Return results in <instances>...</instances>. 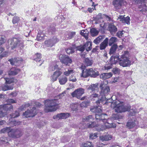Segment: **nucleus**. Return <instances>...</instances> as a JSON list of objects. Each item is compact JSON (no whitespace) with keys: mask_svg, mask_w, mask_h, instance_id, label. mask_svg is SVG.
I'll return each mask as SVG.
<instances>
[{"mask_svg":"<svg viewBox=\"0 0 147 147\" xmlns=\"http://www.w3.org/2000/svg\"><path fill=\"white\" fill-rule=\"evenodd\" d=\"M54 74L55 75L56 77L58 78L62 74V72L59 70H57L54 72Z\"/></svg>","mask_w":147,"mask_h":147,"instance_id":"51","label":"nucleus"},{"mask_svg":"<svg viewBox=\"0 0 147 147\" xmlns=\"http://www.w3.org/2000/svg\"><path fill=\"white\" fill-rule=\"evenodd\" d=\"M112 117L113 118L114 120H119L121 119L122 118V117L121 116L119 115L118 114H116L113 116Z\"/></svg>","mask_w":147,"mask_h":147,"instance_id":"50","label":"nucleus"},{"mask_svg":"<svg viewBox=\"0 0 147 147\" xmlns=\"http://www.w3.org/2000/svg\"><path fill=\"white\" fill-rule=\"evenodd\" d=\"M135 120H129L127 123V126L129 128H133L135 125Z\"/></svg>","mask_w":147,"mask_h":147,"instance_id":"28","label":"nucleus"},{"mask_svg":"<svg viewBox=\"0 0 147 147\" xmlns=\"http://www.w3.org/2000/svg\"><path fill=\"white\" fill-rule=\"evenodd\" d=\"M69 80L70 81H71L73 82H75L77 80L75 77L71 76L70 77Z\"/></svg>","mask_w":147,"mask_h":147,"instance_id":"57","label":"nucleus"},{"mask_svg":"<svg viewBox=\"0 0 147 147\" xmlns=\"http://www.w3.org/2000/svg\"><path fill=\"white\" fill-rule=\"evenodd\" d=\"M89 32L87 30H82L81 31L80 34L84 37L85 39L87 40L88 38V34Z\"/></svg>","mask_w":147,"mask_h":147,"instance_id":"37","label":"nucleus"},{"mask_svg":"<svg viewBox=\"0 0 147 147\" xmlns=\"http://www.w3.org/2000/svg\"><path fill=\"white\" fill-rule=\"evenodd\" d=\"M8 42L10 43V47L12 49L15 48L22 49L24 47V41L21 38L13 37L9 40Z\"/></svg>","mask_w":147,"mask_h":147,"instance_id":"2","label":"nucleus"},{"mask_svg":"<svg viewBox=\"0 0 147 147\" xmlns=\"http://www.w3.org/2000/svg\"><path fill=\"white\" fill-rule=\"evenodd\" d=\"M5 42V39L4 37L2 36H0V45L3 44Z\"/></svg>","mask_w":147,"mask_h":147,"instance_id":"56","label":"nucleus"},{"mask_svg":"<svg viewBox=\"0 0 147 147\" xmlns=\"http://www.w3.org/2000/svg\"><path fill=\"white\" fill-rule=\"evenodd\" d=\"M90 32L91 36H97L99 32L95 28H92L90 29Z\"/></svg>","mask_w":147,"mask_h":147,"instance_id":"36","label":"nucleus"},{"mask_svg":"<svg viewBox=\"0 0 147 147\" xmlns=\"http://www.w3.org/2000/svg\"><path fill=\"white\" fill-rule=\"evenodd\" d=\"M111 46L110 50L109 53L110 55L114 54L115 53L117 49V44H113Z\"/></svg>","mask_w":147,"mask_h":147,"instance_id":"30","label":"nucleus"},{"mask_svg":"<svg viewBox=\"0 0 147 147\" xmlns=\"http://www.w3.org/2000/svg\"><path fill=\"white\" fill-rule=\"evenodd\" d=\"M74 49L73 47H70L66 50L67 53L68 54H72L74 52Z\"/></svg>","mask_w":147,"mask_h":147,"instance_id":"44","label":"nucleus"},{"mask_svg":"<svg viewBox=\"0 0 147 147\" xmlns=\"http://www.w3.org/2000/svg\"><path fill=\"white\" fill-rule=\"evenodd\" d=\"M84 63L87 66L91 65L93 63L92 60L88 58H86L84 59Z\"/></svg>","mask_w":147,"mask_h":147,"instance_id":"41","label":"nucleus"},{"mask_svg":"<svg viewBox=\"0 0 147 147\" xmlns=\"http://www.w3.org/2000/svg\"><path fill=\"white\" fill-rule=\"evenodd\" d=\"M89 104L88 101H84L82 102L80 104V106L82 107H87Z\"/></svg>","mask_w":147,"mask_h":147,"instance_id":"49","label":"nucleus"},{"mask_svg":"<svg viewBox=\"0 0 147 147\" xmlns=\"http://www.w3.org/2000/svg\"><path fill=\"white\" fill-rule=\"evenodd\" d=\"M58 67V65H56L54 66H50L49 68V69L50 71H53L55 70V69H57Z\"/></svg>","mask_w":147,"mask_h":147,"instance_id":"54","label":"nucleus"},{"mask_svg":"<svg viewBox=\"0 0 147 147\" xmlns=\"http://www.w3.org/2000/svg\"><path fill=\"white\" fill-rule=\"evenodd\" d=\"M77 105L76 104H73L71 107V109L73 111H76L77 110Z\"/></svg>","mask_w":147,"mask_h":147,"instance_id":"60","label":"nucleus"},{"mask_svg":"<svg viewBox=\"0 0 147 147\" xmlns=\"http://www.w3.org/2000/svg\"><path fill=\"white\" fill-rule=\"evenodd\" d=\"M119 19H120V21L121 22L123 23H125L127 24H130V18L128 16L126 17H124L123 16H119Z\"/></svg>","mask_w":147,"mask_h":147,"instance_id":"24","label":"nucleus"},{"mask_svg":"<svg viewBox=\"0 0 147 147\" xmlns=\"http://www.w3.org/2000/svg\"><path fill=\"white\" fill-rule=\"evenodd\" d=\"M69 115V114L68 113H61L53 116V118L54 119H65L68 117Z\"/></svg>","mask_w":147,"mask_h":147,"instance_id":"19","label":"nucleus"},{"mask_svg":"<svg viewBox=\"0 0 147 147\" xmlns=\"http://www.w3.org/2000/svg\"><path fill=\"white\" fill-rule=\"evenodd\" d=\"M140 8H142V9L140 10V11H142L143 13H144V11H147V7L144 3L142 4V5H140Z\"/></svg>","mask_w":147,"mask_h":147,"instance_id":"42","label":"nucleus"},{"mask_svg":"<svg viewBox=\"0 0 147 147\" xmlns=\"http://www.w3.org/2000/svg\"><path fill=\"white\" fill-rule=\"evenodd\" d=\"M7 143V138L6 137L1 138L0 140V144H5Z\"/></svg>","mask_w":147,"mask_h":147,"instance_id":"46","label":"nucleus"},{"mask_svg":"<svg viewBox=\"0 0 147 147\" xmlns=\"http://www.w3.org/2000/svg\"><path fill=\"white\" fill-rule=\"evenodd\" d=\"M30 106V104L29 103H26L24 105H22L21 106V108L22 109H24V108L27 107H29Z\"/></svg>","mask_w":147,"mask_h":147,"instance_id":"61","label":"nucleus"},{"mask_svg":"<svg viewBox=\"0 0 147 147\" xmlns=\"http://www.w3.org/2000/svg\"><path fill=\"white\" fill-rule=\"evenodd\" d=\"M7 102L9 103V104H5L0 105V110H4L6 111H11L13 109V106L10 104L16 102V101L13 99H8Z\"/></svg>","mask_w":147,"mask_h":147,"instance_id":"9","label":"nucleus"},{"mask_svg":"<svg viewBox=\"0 0 147 147\" xmlns=\"http://www.w3.org/2000/svg\"><path fill=\"white\" fill-rule=\"evenodd\" d=\"M23 130L21 129H12L9 133V137L14 138H18L23 134Z\"/></svg>","mask_w":147,"mask_h":147,"instance_id":"11","label":"nucleus"},{"mask_svg":"<svg viewBox=\"0 0 147 147\" xmlns=\"http://www.w3.org/2000/svg\"><path fill=\"white\" fill-rule=\"evenodd\" d=\"M108 29L112 35L115 34L117 30L116 26L113 23H111L109 25Z\"/></svg>","mask_w":147,"mask_h":147,"instance_id":"21","label":"nucleus"},{"mask_svg":"<svg viewBox=\"0 0 147 147\" xmlns=\"http://www.w3.org/2000/svg\"><path fill=\"white\" fill-rule=\"evenodd\" d=\"M97 137V133H91L90 134L89 136L90 139L93 140L95 139Z\"/></svg>","mask_w":147,"mask_h":147,"instance_id":"48","label":"nucleus"},{"mask_svg":"<svg viewBox=\"0 0 147 147\" xmlns=\"http://www.w3.org/2000/svg\"><path fill=\"white\" fill-rule=\"evenodd\" d=\"M1 89L3 91H5L8 90L13 89V86L6 85H3L1 86Z\"/></svg>","mask_w":147,"mask_h":147,"instance_id":"34","label":"nucleus"},{"mask_svg":"<svg viewBox=\"0 0 147 147\" xmlns=\"http://www.w3.org/2000/svg\"><path fill=\"white\" fill-rule=\"evenodd\" d=\"M93 119L94 117L92 115H89L83 118V122L86 123L85 125L84 126L85 128H95L96 123L95 122H92Z\"/></svg>","mask_w":147,"mask_h":147,"instance_id":"8","label":"nucleus"},{"mask_svg":"<svg viewBox=\"0 0 147 147\" xmlns=\"http://www.w3.org/2000/svg\"><path fill=\"white\" fill-rule=\"evenodd\" d=\"M59 59L63 64L67 65L68 63H71L72 62L71 59L69 57L64 55H60L59 56Z\"/></svg>","mask_w":147,"mask_h":147,"instance_id":"13","label":"nucleus"},{"mask_svg":"<svg viewBox=\"0 0 147 147\" xmlns=\"http://www.w3.org/2000/svg\"><path fill=\"white\" fill-rule=\"evenodd\" d=\"M109 39L106 38L101 43L100 45V49L103 50L105 49L108 46V43Z\"/></svg>","mask_w":147,"mask_h":147,"instance_id":"26","label":"nucleus"},{"mask_svg":"<svg viewBox=\"0 0 147 147\" xmlns=\"http://www.w3.org/2000/svg\"><path fill=\"white\" fill-rule=\"evenodd\" d=\"M113 58L114 60L117 59V60L119 61L120 65L123 67H127L131 65V61L127 57L126 55H121L120 58H119V56L118 55L113 56Z\"/></svg>","mask_w":147,"mask_h":147,"instance_id":"6","label":"nucleus"},{"mask_svg":"<svg viewBox=\"0 0 147 147\" xmlns=\"http://www.w3.org/2000/svg\"><path fill=\"white\" fill-rule=\"evenodd\" d=\"M104 38V36H100L97 37L94 40V42L96 44H98L101 42Z\"/></svg>","mask_w":147,"mask_h":147,"instance_id":"33","label":"nucleus"},{"mask_svg":"<svg viewBox=\"0 0 147 147\" xmlns=\"http://www.w3.org/2000/svg\"><path fill=\"white\" fill-rule=\"evenodd\" d=\"M7 53L6 52H3L2 54L0 55V59H2L3 57H5L7 56Z\"/></svg>","mask_w":147,"mask_h":147,"instance_id":"59","label":"nucleus"},{"mask_svg":"<svg viewBox=\"0 0 147 147\" xmlns=\"http://www.w3.org/2000/svg\"><path fill=\"white\" fill-rule=\"evenodd\" d=\"M84 67L82 65L81 68L82 69V73L80 76L84 78H86L90 76L89 69H84Z\"/></svg>","mask_w":147,"mask_h":147,"instance_id":"18","label":"nucleus"},{"mask_svg":"<svg viewBox=\"0 0 147 147\" xmlns=\"http://www.w3.org/2000/svg\"><path fill=\"white\" fill-rule=\"evenodd\" d=\"M100 87L101 90L100 94L102 96L101 98H99L96 102L98 105L100 103H103L104 101L107 100V99L108 100V99L105 96L109 94L110 92L109 87L104 82L101 83Z\"/></svg>","mask_w":147,"mask_h":147,"instance_id":"1","label":"nucleus"},{"mask_svg":"<svg viewBox=\"0 0 147 147\" xmlns=\"http://www.w3.org/2000/svg\"><path fill=\"white\" fill-rule=\"evenodd\" d=\"M45 110L46 112L55 111L57 108L58 102L56 100H47L45 101Z\"/></svg>","mask_w":147,"mask_h":147,"instance_id":"3","label":"nucleus"},{"mask_svg":"<svg viewBox=\"0 0 147 147\" xmlns=\"http://www.w3.org/2000/svg\"><path fill=\"white\" fill-rule=\"evenodd\" d=\"M98 88V84H93L89 86L87 88L88 90H91L92 91H93L97 89Z\"/></svg>","mask_w":147,"mask_h":147,"instance_id":"32","label":"nucleus"},{"mask_svg":"<svg viewBox=\"0 0 147 147\" xmlns=\"http://www.w3.org/2000/svg\"><path fill=\"white\" fill-rule=\"evenodd\" d=\"M41 54L40 53H36L34 56V60H35L36 61H37L38 60L41 59Z\"/></svg>","mask_w":147,"mask_h":147,"instance_id":"47","label":"nucleus"},{"mask_svg":"<svg viewBox=\"0 0 147 147\" xmlns=\"http://www.w3.org/2000/svg\"><path fill=\"white\" fill-rule=\"evenodd\" d=\"M124 2V0H114L112 3L115 9H118L121 7Z\"/></svg>","mask_w":147,"mask_h":147,"instance_id":"17","label":"nucleus"},{"mask_svg":"<svg viewBox=\"0 0 147 147\" xmlns=\"http://www.w3.org/2000/svg\"><path fill=\"white\" fill-rule=\"evenodd\" d=\"M118 40L117 38L115 37H112L110 38L109 40V46H111L113 44H115V43Z\"/></svg>","mask_w":147,"mask_h":147,"instance_id":"31","label":"nucleus"},{"mask_svg":"<svg viewBox=\"0 0 147 147\" xmlns=\"http://www.w3.org/2000/svg\"><path fill=\"white\" fill-rule=\"evenodd\" d=\"M90 76L91 77L96 78L99 75V74L97 69L90 68Z\"/></svg>","mask_w":147,"mask_h":147,"instance_id":"20","label":"nucleus"},{"mask_svg":"<svg viewBox=\"0 0 147 147\" xmlns=\"http://www.w3.org/2000/svg\"><path fill=\"white\" fill-rule=\"evenodd\" d=\"M45 35L40 33H38L36 37V39L38 41H41L44 39Z\"/></svg>","mask_w":147,"mask_h":147,"instance_id":"40","label":"nucleus"},{"mask_svg":"<svg viewBox=\"0 0 147 147\" xmlns=\"http://www.w3.org/2000/svg\"><path fill=\"white\" fill-rule=\"evenodd\" d=\"M57 18V21H58L60 23H61L65 20L64 17L63 16H59Z\"/></svg>","mask_w":147,"mask_h":147,"instance_id":"53","label":"nucleus"},{"mask_svg":"<svg viewBox=\"0 0 147 147\" xmlns=\"http://www.w3.org/2000/svg\"><path fill=\"white\" fill-rule=\"evenodd\" d=\"M92 112L95 113V118L97 120L102 121L104 122V120H106V117L107 115L106 114H102V110L101 107L96 106L90 109Z\"/></svg>","mask_w":147,"mask_h":147,"instance_id":"4","label":"nucleus"},{"mask_svg":"<svg viewBox=\"0 0 147 147\" xmlns=\"http://www.w3.org/2000/svg\"><path fill=\"white\" fill-rule=\"evenodd\" d=\"M8 61L10 62V64L12 65H18L21 61L20 59L18 58H11L9 59Z\"/></svg>","mask_w":147,"mask_h":147,"instance_id":"22","label":"nucleus"},{"mask_svg":"<svg viewBox=\"0 0 147 147\" xmlns=\"http://www.w3.org/2000/svg\"><path fill=\"white\" fill-rule=\"evenodd\" d=\"M92 44L91 42H87L83 45H80L76 47L77 50L80 51L81 53L83 52L86 49L87 51H90L92 49Z\"/></svg>","mask_w":147,"mask_h":147,"instance_id":"10","label":"nucleus"},{"mask_svg":"<svg viewBox=\"0 0 147 147\" xmlns=\"http://www.w3.org/2000/svg\"><path fill=\"white\" fill-rule=\"evenodd\" d=\"M57 78L56 77V76L54 75V74L51 77V80L53 82H54L56 81L57 80Z\"/></svg>","mask_w":147,"mask_h":147,"instance_id":"58","label":"nucleus"},{"mask_svg":"<svg viewBox=\"0 0 147 147\" xmlns=\"http://www.w3.org/2000/svg\"><path fill=\"white\" fill-rule=\"evenodd\" d=\"M19 20L20 19L19 17H15L13 19L12 22L13 24H15L18 22Z\"/></svg>","mask_w":147,"mask_h":147,"instance_id":"52","label":"nucleus"},{"mask_svg":"<svg viewBox=\"0 0 147 147\" xmlns=\"http://www.w3.org/2000/svg\"><path fill=\"white\" fill-rule=\"evenodd\" d=\"M74 71L71 69H68L67 71H66L64 72V74L66 76H68L69 74L73 73Z\"/></svg>","mask_w":147,"mask_h":147,"instance_id":"45","label":"nucleus"},{"mask_svg":"<svg viewBox=\"0 0 147 147\" xmlns=\"http://www.w3.org/2000/svg\"><path fill=\"white\" fill-rule=\"evenodd\" d=\"M67 78L65 77H63L59 78V82L60 84L61 85L65 84L67 82Z\"/></svg>","mask_w":147,"mask_h":147,"instance_id":"38","label":"nucleus"},{"mask_svg":"<svg viewBox=\"0 0 147 147\" xmlns=\"http://www.w3.org/2000/svg\"><path fill=\"white\" fill-rule=\"evenodd\" d=\"M11 129L10 127H6L1 129V132L3 133L7 132L9 136V133L11 132Z\"/></svg>","mask_w":147,"mask_h":147,"instance_id":"35","label":"nucleus"},{"mask_svg":"<svg viewBox=\"0 0 147 147\" xmlns=\"http://www.w3.org/2000/svg\"><path fill=\"white\" fill-rule=\"evenodd\" d=\"M101 121L104 122L105 124V126L103 125L96 124L95 129L98 131H100L105 130L106 128L109 129L112 128H114L116 127L115 124L112 123H109V120H107V118L106 120H104V122L102 121Z\"/></svg>","mask_w":147,"mask_h":147,"instance_id":"7","label":"nucleus"},{"mask_svg":"<svg viewBox=\"0 0 147 147\" xmlns=\"http://www.w3.org/2000/svg\"><path fill=\"white\" fill-rule=\"evenodd\" d=\"M76 35V32H69L67 33L66 35V37L68 39H71Z\"/></svg>","mask_w":147,"mask_h":147,"instance_id":"39","label":"nucleus"},{"mask_svg":"<svg viewBox=\"0 0 147 147\" xmlns=\"http://www.w3.org/2000/svg\"><path fill=\"white\" fill-rule=\"evenodd\" d=\"M35 107H33L32 109L28 110L23 113V115L26 117H33L36 114V110Z\"/></svg>","mask_w":147,"mask_h":147,"instance_id":"14","label":"nucleus"},{"mask_svg":"<svg viewBox=\"0 0 147 147\" xmlns=\"http://www.w3.org/2000/svg\"><path fill=\"white\" fill-rule=\"evenodd\" d=\"M130 108V107L125 106V104L123 102L119 101L116 102L115 105L114 107L115 112L117 113L125 112Z\"/></svg>","mask_w":147,"mask_h":147,"instance_id":"5","label":"nucleus"},{"mask_svg":"<svg viewBox=\"0 0 147 147\" xmlns=\"http://www.w3.org/2000/svg\"><path fill=\"white\" fill-rule=\"evenodd\" d=\"M113 72L115 74H119V73L120 70L118 68H114L112 70Z\"/></svg>","mask_w":147,"mask_h":147,"instance_id":"55","label":"nucleus"},{"mask_svg":"<svg viewBox=\"0 0 147 147\" xmlns=\"http://www.w3.org/2000/svg\"><path fill=\"white\" fill-rule=\"evenodd\" d=\"M84 89L80 88L75 90L71 93V95L73 97H75L78 98L84 93Z\"/></svg>","mask_w":147,"mask_h":147,"instance_id":"15","label":"nucleus"},{"mask_svg":"<svg viewBox=\"0 0 147 147\" xmlns=\"http://www.w3.org/2000/svg\"><path fill=\"white\" fill-rule=\"evenodd\" d=\"M59 40V39L57 37L54 36L49 39L45 40V44L47 47H52L58 42Z\"/></svg>","mask_w":147,"mask_h":147,"instance_id":"12","label":"nucleus"},{"mask_svg":"<svg viewBox=\"0 0 147 147\" xmlns=\"http://www.w3.org/2000/svg\"><path fill=\"white\" fill-rule=\"evenodd\" d=\"M83 147H93L92 143L89 142H87L82 144Z\"/></svg>","mask_w":147,"mask_h":147,"instance_id":"43","label":"nucleus"},{"mask_svg":"<svg viewBox=\"0 0 147 147\" xmlns=\"http://www.w3.org/2000/svg\"><path fill=\"white\" fill-rule=\"evenodd\" d=\"M7 115V113L6 112H3L1 111H0V118H2L5 117Z\"/></svg>","mask_w":147,"mask_h":147,"instance_id":"62","label":"nucleus"},{"mask_svg":"<svg viewBox=\"0 0 147 147\" xmlns=\"http://www.w3.org/2000/svg\"><path fill=\"white\" fill-rule=\"evenodd\" d=\"M112 136L109 134L101 136L100 137V140L102 141H108L111 139Z\"/></svg>","mask_w":147,"mask_h":147,"instance_id":"27","label":"nucleus"},{"mask_svg":"<svg viewBox=\"0 0 147 147\" xmlns=\"http://www.w3.org/2000/svg\"><path fill=\"white\" fill-rule=\"evenodd\" d=\"M11 118L9 119L10 121V125H11L16 126L17 125H19L20 123L19 122H17L15 121H12L11 118H15L19 117L20 116V113L19 111H16L15 113H13L11 115Z\"/></svg>","mask_w":147,"mask_h":147,"instance_id":"16","label":"nucleus"},{"mask_svg":"<svg viewBox=\"0 0 147 147\" xmlns=\"http://www.w3.org/2000/svg\"><path fill=\"white\" fill-rule=\"evenodd\" d=\"M20 71L19 69L13 67L11 68L8 72V74L10 76H14L17 75Z\"/></svg>","mask_w":147,"mask_h":147,"instance_id":"23","label":"nucleus"},{"mask_svg":"<svg viewBox=\"0 0 147 147\" xmlns=\"http://www.w3.org/2000/svg\"><path fill=\"white\" fill-rule=\"evenodd\" d=\"M43 61H44L43 60H41L40 59L38 60L37 61L38 62L37 65H38L39 66H40L43 63Z\"/></svg>","mask_w":147,"mask_h":147,"instance_id":"64","label":"nucleus"},{"mask_svg":"<svg viewBox=\"0 0 147 147\" xmlns=\"http://www.w3.org/2000/svg\"><path fill=\"white\" fill-rule=\"evenodd\" d=\"M4 79L5 81L6 84H10L13 82L16 83L17 81V80L14 78H5Z\"/></svg>","mask_w":147,"mask_h":147,"instance_id":"29","label":"nucleus"},{"mask_svg":"<svg viewBox=\"0 0 147 147\" xmlns=\"http://www.w3.org/2000/svg\"><path fill=\"white\" fill-rule=\"evenodd\" d=\"M113 75V74L111 72L108 73H104L101 74L100 77V78L103 80H106L111 77Z\"/></svg>","mask_w":147,"mask_h":147,"instance_id":"25","label":"nucleus"},{"mask_svg":"<svg viewBox=\"0 0 147 147\" xmlns=\"http://www.w3.org/2000/svg\"><path fill=\"white\" fill-rule=\"evenodd\" d=\"M123 34L122 32L119 31L117 33V36L119 38H121Z\"/></svg>","mask_w":147,"mask_h":147,"instance_id":"63","label":"nucleus"}]
</instances>
